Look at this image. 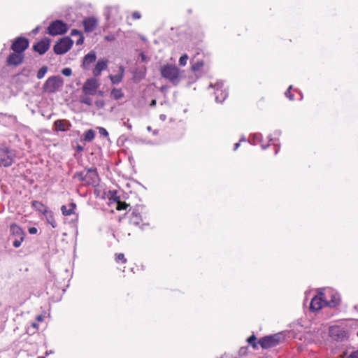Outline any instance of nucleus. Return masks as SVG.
Here are the masks:
<instances>
[{"instance_id":"1","label":"nucleus","mask_w":358,"mask_h":358,"mask_svg":"<svg viewBox=\"0 0 358 358\" xmlns=\"http://www.w3.org/2000/svg\"><path fill=\"white\" fill-rule=\"evenodd\" d=\"M162 76L173 85H177L181 80V71L176 66L166 64L161 67Z\"/></svg>"},{"instance_id":"2","label":"nucleus","mask_w":358,"mask_h":358,"mask_svg":"<svg viewBox=\"0 0 358 358\" xmlns=\"http://www.w3.org/2000/svg\"><path fill=\"white\" fill-rule=\"evenodd\" d=\"M15 157V152L7 147H0V166L8 167L13 164Z\"/></svg>"},{"instance_id":"3","label":"nucleus","mask_w":358,"mask_h":358,"mask_svg":"<svg viewBox=\"0 0 358 358\" xmlns=\"http://www.w3.org/2000/svg\"><path fill=\"white\" fill-rule=\"evenodd\" d=\"M64 80L60 76H51L45 81L43 89L48 93H54L62 87Z\"/></svg>"},{"instance_id":"4","label":"nucleus","mask_w":358,"mask_h":358,"mask_svg":"<svg viewBox=\"0 0 358 358\" xmlns=\"http://www.w3.org/2000/svg\"><path fill=\"white\" fill-rule=\"evenodd\" d=\"M69 29L67 24L62 20H55L51 22L48 28V33L51 36L62 35L65 34Z\"/></svg>"},{"instance_id":"5","label":"nucleus","mask_w":358,"mask_h":358,"mask_svg":"<svg viewBox=\"0 0 358 358\" xmlns=\"http://www.w3.org/2000/svg\"><path fill=\"white\" fill-rule=\"evenodd\" d=\"M324 306H327V303L324 294L323 289H320L318 290V294L312 299L310 309L312 311H317L322 309Z\"/></svg>"},{"instance_id":"6","label":"nucleus","mask_w":358,"mask_h":358,"mask_svg":"<svg viewBox=\"0 0 358 358\" xmlns=\"http://www.w3.org/2000/svg\"><path fill=\"white\" fill-rule=\"evenodd\" d=\"M73 43L69 37L62 38L54 45V52L57 55H63L71 49Z\"/></svg>"},{"instance_id":"7","label":"nucleus","mask_w":358,"mask_h":358,"mask_svg":"<svg viewBox=\"0 0 358 358\" xmlns=\"http://www.w3.org/2000/svg\"><path fill=\"white\" fill-rule=\"evenodd\" d=\"M324 294L327 300V306L336 307L340 303V295L331 288H324Z\"/></svg>"},{"instance_id":"8","label":"nucleus","mask_w":358,"mask_h":358,"mask_svg":"<svg viewBox=\"0 0 358 358\" xmlns=\"http://www.w3.org/2000/svg\"><path fill=\"white\" fill-rule=\"evenodd\" d=\"M282 336L281 334H275L272 336H265L259 341V345L263 348H269L277 345L280 343Z\"/></svg>"},{"instance_id":"9","label":"nucleus","mask_w":358,"mask_h":358,"mask_svg":"<svg viewBox=\"0 0 358 358\" xmlns=\"http://www.w3.org/2000/svg\"><path fill=\"white\" fill-rule=\"evenodd\" d=\"M98 87V81L94 78H90L85 83L83 87V92L86 95H94Z\"/></svg>"},{"instance_id":"10","label":"nucleus","mask_w":358,"mask_h":358,"mask_svg":"<svg viewBox=\"0 0 358 358\" xmlns=\"http://www.w3.org/2000/svg\"><path fill=\"white\" fill-rule=\"evenodd\" d=\"M28 40L25 38L20 37L13 43L11 49L14 52L23 53V52L28 48Z\"/></svg>"},{"instance_id":"11","label":"nucleus","mask_w":358,"mask_h":358,"mask_svg":"<svg viewBox=\"0 0 358 358\" xmlns=\"http://www.w3.org/2000/svg\"><path fill=\"white\" fill-rule=\"evenodd\" d=\"M50 40L44 38L34 45V50L40 55L44 54L50 48Z\"/></svg>"},{"instance_id":"12","label":"nucleus","mask_w":358,"mask_h":358,"mask_svg":"<svg viewBox=\"0 0 358 358\" xmlns=\"http://www.w3.org/2000/svg\"><path fill=\"white\" fill-rule=\"evenodd\" d=\"M85 182L91 185H96L99 182V176L95 169H88L86 171Z\"/></svg>"},{"instance_id":"13","label":"nucleus","mask_w":358,"mask_h":358,"mask_svg":"<svg viewBox=\"0 0 358 358\" xmlns=\"http://www.w3.org/2000/svg\"><path fill=\"white\" fill-rule=\"evenodd\" d=\"M108 64V60L107 59L102 58L99 59L92 70L93 75L95 77L99 76L101 74V72L106 69Z\"/></svg>"},{"instance_id":"14","label":"nucleus","mask_w":358,"mask_h":358,"mask_svg":"<svg viewBox=\"0 0 358 358\" xmlns=\"http://www.w3.org/2000/svg\"><path fill=\"white\" fill-rule=\"evenodd\" d=\"M96 59V55L94 51H90L87 53L83 59L82 67L84 69L88 70L91 67V64Z\"/></svg>"},{"instance_id":"15","label":"nucleus","mask_w":358,"mask_h":358,"mask_svg":"<svg viewBox=\"0 0 358 358\" xmlns=\"http://www.w3.org/2000/svg\"><path fill=\"white\" fill-rule=\"evenodd\" d=\"M23 58V53L14 52L8 57L7 63L8 65L17 66L22 63Z\"/></svg>"},{"instance_id":"16","label":"nucleus","mask_w":358,"mask_h":358,"mask_svg":"<svg viewBox=\"0 0 358 358\" xmlns=\"http://www.w3.org/2000/svg\"><path fill=\"white\" fill-rule=\"evenodd\" d=\"M210 86L212 87H216L215 101L217 102L222 103L227 96V92L223 90H220L223 87L222 83H217L215 86H213L211 84Z\"/></svg>"},{"instance_id":"17","label":"nucleus","mask_w":358,"mask_h":358,"mask_svg":"<svg viewBox=\"0 0 358 358\" xmlns=\"http://www.w3.org/2000/svg\"><path fill=\"white\" fill-rule=\"evenodd\" d=\"M105 16L108 20L111 19L115 21L121 19L117 7L106 8Z\"/></svg>"},{"instance_id":"18","label":"nucleus","mask_w":358,"mask_h":358,"mask_svg":"<svg viewBox=\"0 0 358 358\" xmlns=\"http://www.w3.org/2000/svg\"><path fill=\"white\" fill-rule=\"evenodd\" d=\"M86 32L93 31L97 27V20L94 17H87L83 22Z\"/></svg>"},{"instance_id":"19","label":"nucleus","mask_w":358,"mask_h":358,"mask_svg":"<svg viewBox=\"0 0 358 358\" xmlns=\"http://www.w3.org/2000/svg\"><path fill=\"white\" fill-rule=\"evenodd\" d=\"M329 335L336 340H342L345 336V332L338 326H333L329 328Z\"/></svg>"},{"instance_id":"20","label":"nucleus","mask_w":358,"mask_h":358,"mask_svg":"<svg viewBox=\"0 0 358 358\" xmlns=\"http://www.w3.org/2000/svg\"><path fill=\"white\" fill-rule=\"evenodd\" d=\"M71 126V123L66 120H57L54 122V127L57 131H68Z\"/></svg>"},{"instance_id":"21","label":"nucleus","mask_w":358,"mask_h":358,"mask_svg":"<svg viewBox=\"0 0 358 358\" xmlns=\"http://www.w3.org/2000/svg\"><path fill=\"white\" fill-rule=\"evenodd\" d=\"M124 73V67L122 66H120L119 72L117 74L109 76V78H110V81L112 82V83H113V84L120 83L123 78Z\"/></svg>"},{"instance_id":"22","label":"nucleus","mask_w":358,"mask_h":358,"mask_svg":"<svg viewBox=\"0 0 358 358\" xmlns=\"http://www.w3.org/2000/svg\"><path fill=\"white\" fill-rule=\"evenodd\" d=\"M76 205L74 203H71L68 206H62L61 207L62 213L65 216H69L75 213Z\"/></svg>"},{"instance_id":"23","label":"nucleus","mask_w":358,"mask_h":358,"mask_svg":"<svg viewBox=\"0 0 358 358\" xmlns=\"http://www.w3.org/2000/svg\"><path fill=\"white\" fill-rule=\"evenodd\" d=\"M10 230L12 235L15 236L16 237H24V233L16 224H12L10 227Z\"/></svg>"},{"instance_id":"24","label":"nucleus","mask_w":358,"mask_h":358,"mask_svg":"<svg viewBox=\"0 0 358 358\" xmlns=\"http://www.w3.org/2000/svg\"><path fill=\"white\" fill-rule=\"evenodd\" d=\"M32 207L36 209V210L43 213H46L48 212V209L46 206L43 204L41 202L38 201H32Z\"/></svg>"},{"instance_id":"25","label":"nucleus","mask_w":358,"mask_h":358,"mask_svg":"<svg viewBox=\"0 0 358 358\" xmlns=\"http://www.w3.org/2000/svg\"><path fill=\"white\" fill-rule=\"evenodd\" d=\"M111 96L115 100H119L124 96V93L121 89L114 88L111 91Z\"/></svg>"},{"instance_id":"26","label":"nucleus","mask_w":358,"mask_h":358,"mask_svg":"<svg viewBox=\"0 0 358 358\" xmlns=\"http://www.w3.org/2000/svg\"><path fill=\"white\" fill-rule=\"evenodd\" d=\"M95 136V132L92 129L87 130L84 134V139L86 141H92Z\"/></svg>"},{"instance_id":"27","label":"nucleus","mask_w":358,"mask_h":358,"mask_svg":"<svg viewBox=\"0 0 358 358\" xmlns=\"http://www.w3.org/2000/svg\"><path fill=\"white\" fill-rule=\"evenodd\" d=\"M80 101L83 103H85L87 106H91L92 104V100L87 95L85 94L84 96H81L80 97Z\"/></svg>"},{"instance_id":"28","label":"nucleus","mask_w":358,"mask_h":358,"mask_svg":"<svg viewBox=\"0 0 358 358\" xmlns=\"http://www.w3.org/2000/svg\"><path fill=\"white\" fill-rule=\"evenodd\" d=\"M203 66V61H197L192 64V69L193 71H199L202 68Z\"/></svg>"},{"instance_id":"29","label":"nucleus","mask_w":358,"mask_h":358,"mask_svg":"<svg viewBox=\"0 0 358 358\" xmlns=\"http://www.w3.org/2000/svg\"><path fill=\"white\" fill-rule=\"evenodd\" d=\"M48 71V68L46 66H42L37 73V78L41 79L43 78Z\"/></svg>"},{"instance_id":"30","label":"nucleus","mask_w":358,"mask_h":358,"mask_svg":"<svg viewBox=\"0 0 358 358\" xmlns=\"http://www.w3.org/2000/svg\"><path fill=\"white\" fill-rule=\"evenodd\" d=\"M86 171L76 173L74 175L75 178H78L80 181L85 182Z\"/></svg>"},{"instance_id":"31","label":"nucleus","mask_w":358,"mask_h":358,"mask_svg":"<svg viewBox=\"0 0 358 358\" xmlns=\"http://www.w3.org/2000/svg\"><path fill=\"white\" fill-rule=\"evenodd\" d=\"M24 237H16V238L13 241V245L15 248H19L22 242L24 241Z\"/></svg>"},{"instance_id":"32","label":"nucleus","mask_w":358,"mask_h":358,"mask_svg":"<svg viewBox=\"0 0 358 358\" xmlns=\"http://www.w3.org/2000/svg\"><path fill=\"white\" fill-rule=\"evenodd\" d=\"M188 56L186 54L182 55L179 59V64L180 66H184L187 64Z\"/></svg>"},{"instance_id":"33","label":"nucleus","mask_w":358,"mask_h":358,"mask_svg":"<svg viewBox=\"0 0 358 358\" xmlns=\"http://www.w3.org/2000/svg\"><path fill=\"white\" fill-rule=\"evenodd\" d=\"M255 341H256V336L255 335H252L251 336H250L248 338V343L250 344L251 345H252L254 348H255L256 345H257Z\"/></svg>"},{"instance_id":"34","label":"nucleus","mask_w":358,"mask_h":358,"mask_svg":"<svg viewBox=\"0 0 358 358\" xmlns=\"http://www.w3.org/2000/svg\"><path fill=\"white\" fill-rule=\"evenodd\" d=\"M128 205L124 202L118 201L117 209L119 210H125L127 208Z\"/></svg>"},{"instance_id":"35","label":"nucleus","mask_w":358,"mask_h":358,"mask_svg":"<svg viewBox=\"0 0 358 358\" xmlns=\"http://www.w3.org/2000/svg\"><path fill=\"white\" fill-rule=\"evenodd\" d=\"M62 73L65 76H70L72 74V71L70 68H64L62 69Z\"/></svg>"},{"instance_id":"36","label":"nucleus","mask_w":358,"mask_h":358,"mask_svg":"<svg viewBox=\"0 0 358 358\" xmlns=\"http://www.w3.org/2000/svg\"><path fill=\"white\" fill-rule=\"evenodd\" d=\"M116 261L118 262V261H122V263H125L126 262V259L124 258V254L122 253H119L117 255H116Z\"/></svg>"},{"instance_id":"37","label":"nucleus","mask_w":358,"mask_h":358,"mask_svg":"<svg viewBox=\"0 0 358 358\" xmlns=\"http://www.w3.org/2000/svg\"><path fill=\"white\" fill-rule=\"evenodd\" d=\"M292 86L290 85L289 88L287 89V92H285V96L288 97L290 100H294L293 95L290 92V90L292 89Z\"/></svg>"},{"instance_id":"38","label":"nucleus","mask_w":358,"mask_h":358,"mask_svg":"<svg viewBox=\"0 0 358 358\" xmlns=\"http://www.w3.org/2000/svg\"><path fill=\"white\" fill-rule=\"evenodd\" d=\"M48 222H49V224H51V226L53 228H55L57 227V222H56V221L55 220V219L53 218V217L52 215H50V219H48Z\"/></svg>"},{"instance_id":"39","label":"nucleus","mask_w":358,"mask_h":358,"mask_svg":"<svg viewBox=\"0 0 358 358\" xmlns=\"http://www.w3.org/2000/svg\"><path fill=\"white\" fill-rule=\"evenodd\" d=\"M99 134L103 136H108V131H106V129L103 128V127H99Z\"/></svg>"},{"instance_id":"40","label":"nucleus","mask_w":358,"mask_h":358,"mask_svg":"<svg viewBox=\"0 0 358 358\" xmlns=\"http://www.w3.org/2000/svg\"><path fill=\"white\" fill-rule=\"evenodd\" d=\"M141 17V13L138 12V11H134L133 13H132V18L134 20H138Z\"/></svg>"},{"instance_id":"41","label":"nucleus","mask_w":358,"mask_h":358,"mask_svg":"<svg viewBox=\"0 0 358 358\" xmlns=\"http://www.w3.org/2000/svg\"><path fill=\"white\" fill-rule=\"evenodd\" d=\"M71 36H76V35L80 36V35H83V34H82V33L80 31H78L77 29H73L71 31Z\"/></svg>"},{"instance_id":"42","label":"nucleus","mask_w":358,"mask_h":358,"mask_svg":"<svg viewBox=\"0 0 358 358\" xmlns=\"http://www.w3.org/2000/svg\"><path fill=\"white\" fill-rule=\"evenodd\" d=\"M84 42V37L83 35L79 36V38L76 41L77 45H82Z\"/></svg>"},{"instance_id":"43","label":"nucleus","mask_w":358,"mask_h":358,"mask_svg":"<svg viewBox=\"0 0 358 358\" xmlns=\"http://www.w3.org/2000/svg\"><path fill=\"white\" fill-rule=\"evenodd\" d=\"M348 358H358V351L352 352Z\"/></svg>"},{"instance_id":"44","label":"nucleus","mask_w":358,"mask_h":358,"mask_svg":"<svg viewBox=\"0 0 358 358\" xmlns=\"http://www.w3.org/2000/svg\"><path fill=\"white\" fill-rule=\"evenodd\" d=\"M37 229L36 227H30L29 229V232L31 234H36L37 233Z\"/></svg>"},{"instance_id":"45","label":"nucleus","mask_w":358,"mask_h":358,"mask_svg":"<svg viewBox=\"0 0 358 358\" xmlns=\"http://www.w3.org/2000/svg\"><path fill=\"white\" fill-rule=\"evenodd\" d=\"M124 125L127 127L128 129L131 130L132 129L131 124L129 122V120L124 122Z\"/></svg>"},{"instance_id":"46","label":"nucleus","mask_w":358,"mask_h":358,"mask_svg":"<svg viewBox=\"0 0 358 358\" xmlns=\"http://www.w3.org/2000/svg\"><path fill=\"white\" fill-rule=\"evenodd\" d=\"M96 105L98 107H103V102L102 101H96Z\"/></svg>"},{"instance_id":"47","label":"nucleus","mask_w":358,"mask_h":358,"mask_svg":"<svg viewBox=\"0 0 358 358\" xmlns=\"http://www.w3.org/2000/svg\"><path fill=\"white\" fill-rule=\"evenodd\" d=\"M43 319H44V317H43V315H38V316L36 317V320H37L38 322H42V321L43 320Z\"/></svg>"},{"instance_id":"48","label":"nucleus","mask_w":358,"mask_h":358,"mask_svg":"<svg viewBox=\"0 0 358 358\" xmlns=\"http://www.w3.org/2000/svg\"><path fill=\"white\" fill-rule=\"evenodd\" d=\"M159 119H160L161 120H162V121L166 120V115H164V114L160 115H159Z\"/></svg>"},{"instance_id":"49","label":"nucleus","mask_w":358,"mask_h":358,"mask_svg":"<svg viewBox=\"0 0 358 358\" xmlns=\"http://www.w3.org/2000/svg\"><path fill=\"white\" fill-rule=\"evenodd\" d=\"M113 36H107L105 37V39L107 40V41H112L113 40Z\"/></svg>"},{"instance_id":"50","label":"nucleus","mask_w":358,"mask_h":358,"mask_svg":"<svg viewBox=\"0 0 358 358\" xmlns=\"http://www.w3.org/2000/svg\"><path fill=\"white\" fill-rule=\"evenodd\" d=\"M31 326H32L34 329H38V324H37V323H36V322H33V323L31 324Z\"/></svg>"},{"instance_id":"51","label":"nucleus","mask_w":358,"mask_h":358,"mask_svg":"<svg viewBox=\"0 0 358 358\" xmlns=\"http://www.w3.org/2000/svg\"><path fill=\"white\" fill-rule=\"evenodd\" d=\"M38 31H39V27H36V28L33 30V33H34V34H37V33L38 32Z\"/></svg>"},{"instance_id":"52","label":"nucleus","mask_w":358,"mask_h":358,"mask_svg":"<svg viewBox=\"0 0 358 358\" xmlns=\"http://www.w3.org/2000/svg\"><path fill=\"white\" fill-rule=\"evenodd\" d=\"M239 145H240L239 143H235L234 150H236L238 149V148L239 147Z\"/></svg>"},{"instance_id":"53","label":"nucleus","mask_w":358,"mask_h":358,"mask_svg":"<svg viewBox=\"0 0 358 358\" xmlns=\"http://www.w3.org/2000/svg\"><path fill=\"white\" fill-rule=\"evenodd\" d=\"M150 105V106H155L156 105V100H152Z\"/></svg>"},{"instance_id":"54","label":"nucleus","mask_w":358,"mask_h":358,"mask_svg":"<svg viewBox=\"0 0 358 358\" xmlns=\"http://www.w3.org/2000/svg\"><path fill=\"white\" fill-rule=\"evenodd\" d=\"M77 150H78V151H83V146H81V145H78V146H77Z\"/></svg>"},{"instance_id":"55","label":"nucleus","mask_w":358,"mask_h":358,"mask_svg":"<svg viewBox=\"0 0 358 358\" xmlns=\"http://www.w3.org/2000/svg\"><path fill=\"white\" fill-rule=\"evenodd\" d=\"M141 57L142 58V60L144 61L145 60V55H144V54H143V53L141 54Z\"/></svg>"},{"instance_id":"56","label":"nucleus","mask_w":358,"mask_h":358,"mask_svg":"<svg viewBox=\"0 0 358 358\" xmlns=\"http://www.w3.org/2000/svg\"><path fill=\"white\" fill-rule=\"evenodd\" d=\"M147 129H148V131H151V127H150V126H148V127H147Z\"/></svg>"},{"instance_id":"57","label":"nucleus","mask_w":358,"mask_h":358,"mask_svg":"<svg viewBox=\"0 0 358 358\" xmlns=\"http://www.w3.org/2000/svg\"><path fill=\"white\" fill-rule=\"evenodd\" d=\"M153 134H157V131H153Z\"/></svg>"},{"instance_id":"58","label":"nucleus","mask_w":358,"mask_h":358,"mask_svg":"<svg viewBox=\"0 0 358 358\" xmlns=\"http://www.w3.org/2000/svg\"><path fill=\"white\" fill-rule=\"evenodd\" d=\"M357 336H358V331H357Z\"/></svg>"}]
</instances>
